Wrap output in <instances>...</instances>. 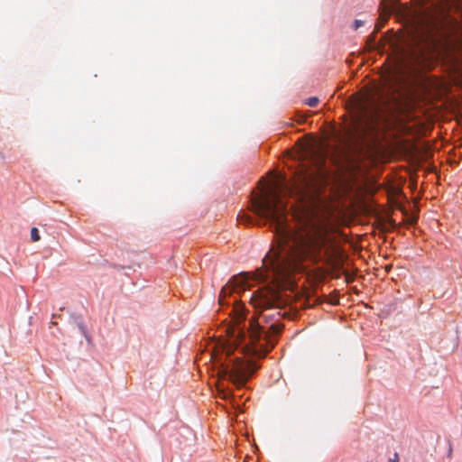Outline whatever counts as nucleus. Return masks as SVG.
<instances>
[{
  "mask_svg": "<svg viewBox=\"0 0 462 462\" xmlns=\"http://www.w3.org/2000/svg\"><path fill=\"white\" fill-rule=\"evenodd\" d=\"M327 151L321 141L305 143L300 157L312 164L295 174L289 185L284 178L274 180L261 194L251 200V210L257 218L241 212L240 224L266 225L273 227L277 245L263 260L264 270L255 275L259 282L269 281L278 288L291 283L295 273L305 271L310 263L337 267L341 253L328 236L322 216L323 202L319 193L325 180Z\"/></svg>",
  "mask_w": 462,
  "mask_h": 462,
  "instance_id": "f257e3e1",
  "label": "nucleus"
},
{
  "mask_svg": "<svg viewBox=\"0 0 462 462\" xmlns=\"http://www.w3.org/2000/svg\"><path fill=\"white\" fill-rule=\"evenodd\" d=\"M250 303L258 312V317L250 321L247 330L241 322L245 319V306L234 300L233 324L225 328L226 342L213 343L208 348V360L212 363L219 379L230 381L237 389L245 385L258 366L250 360L232 357L233 347H241L242 354L263 357L276 343V337L282 331V312L283 304L278 292L270 288L254 291Z\"/></svg>",
  "mask_w": 462,
  "mask_h": 462,
  "instance_id": "f03ea898",
  "label": "nucleus"
},
{
  "mask_svg": "<svg viewBox=\"0 0 462 462\" xmlns=\"http://www.w3.org/2000/svg\"><path fill=\"white\" fill-rule=\"evenodd\" d=\"M380 103L374 95H367L359 104V113L351 123L347 135L356 146H369L377 138V119L381 116Z\"/></svg>",
  "mask_w": 462,
  "mask_h": 462,
  "instance_id": "7ed1b4c3",
  "label": "nucleus"
},
{
  "mask_svg": "<svg viewBox=\"0 0 462 462\" xmlns=\"http://www.w3.org/2000/svg\"><path fill=\"white\" fill-rule=\"evenodd\" d=\"M249 282L248 274H241L239 276H235L230 282H228L221 290L218 303L223 306L225 304H228L226 300L227 296H230L232 293H240L242 291H245Z\"/></svg>",
  "mask_w": 462,
  "mask_h": 462,
  "instance_id": "20e7f679",
  "label": "nucleus"
},
{
  "mask_svg": "<svg viewBox=\"0 0 462 462\" xmlns=\"http://www.w3.org/2000/svg\"><path fill=\"white\" fill-rule=\"evenodd\" d=\"M31 239L32 242H37L41 239L39 230L36 227L31 229Z\"/></svg>",
  "mask_w": 462,
  "mask_h": 462,
  "instance_id": "39448f33",
  "label": "nucleus"
},
{
  "mask_svg": "<svg viewBox=\"0 0 462 462\" xmlns=\"http://www.w3.org/2000/svg\"><path fill=\"white\" fill-rule=\"evenodd\" d=\"M306 104L309 106H311V107H315L318 106L319 104V98L316 97H310L306 100Z\"/></svg>",
  "mask_w": 462,
  "mask_h": 462,
  "instance_id": "423d86ee",
  "label": "nucleus"
},
{
  "mask_svg": "<svg viewBox=\"0 0 462 462\" xmlns=\"http://www.w3.org/2000/svg\"><path fill=\"white\" fill-rule=\"evenodd\" d=\"M219 391H220V394H222V397L224 399H228L232 395L231 392L228 390H225V389L220 390L219 389Z\"/></svg>",
  "mask_w": 462,
  "mask_h": 462,
  "instance_id": "0eeeda50",
  "label": "nucleus"
},
{
  "mask_svg": "<svg viewBox=\"0 0 462 462\" xmlns=\"http://www.w3.org/2000/svg\"><path fill=\"white\" fill-rule=\"evenodd\" d=\"M364 23H365L362 20H355L354 24H353V28L355 30H357L359 27L363 26Z\"/></svg>",
  "mask_w": 462,
  "mask_h": 462,
  "instance_id": "6e6552de",
  "label": "nucleus"
},
{
  "mask_svg": "<svg viewBox=\"0 0 462 462\" xmlns=\"http://www.w3.org/2000/svg\"><path fill=\"white\" fill-rule=\"evenodd\" d=\"M389 462H399L398 453H394L393 457L389 459Z\"/></svg>",
  "mask_w": 462,
  "mask_h": 462,
  "instance_id": "1a4fd4ad",
  "label": "nucleus"
},
{
  "mask_svg": "<svg viewBox=\"0 0 462 462\" xmlns=\"http://www.w3.org/2000/svg\"><path fill=\"white\" fill-rule=\"evenodd\" d=\"M5 160V155L3 152H0V161H4Z\"/></svg>",
  "mask_w": 462,
  "mask_h": 462,
  "instance_id": "9d476101",
  "label": "nucleus"
}]
</instances>
